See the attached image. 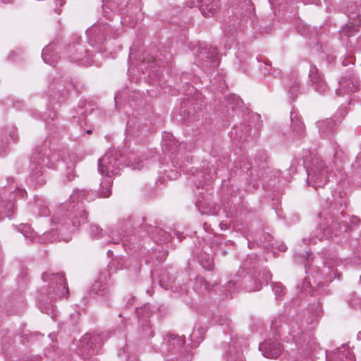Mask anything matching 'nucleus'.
<instances>
[{"label": "nucleus", "mask_w": 361, "mask_h": 361, "mask_svg": "<svg viewBox=\"0 0 361 361\" xmlns=\"http://www.w3.org/2000/svg\"><path fill=\"white\" fill-rule=\"evenodd\" d=\"M4 2L7 3V1H6V0H4Z\"/></svg>", "instance_id": "6e6d98bb"}, {"label": "nucleus", "mask_w": 361, "mask_h": 361, "mask_svg": "<svg viewBox=\"0 0 361 361\" xmlns=\"http://www.w3.org/2000/svg\"><path fill=\"white\" fill-rule=\"evenodd\" d=\"M282 348L281 343L276 341H266L259 346L264 357L272 359H276L281 355Z\"/></svg>", "instance_id": "1a4fd4ad"}, {"label": "nucleus", "mask_w": 361, "mask_h": 361, "mask_svg": "<svg viewBox=\"0 0 361 361\" xmlns=\"http://www.w3.org/2000/svg\"><path fill=\"white\" fill-rule=\"evenodd\" d=\"M286 86L291 97L293 99L297 97L300 90V81L298 75L294 74L292 75L290 78V81L286 84Z\"/></svg>", "instance_id": "4be33fe9"}, {"label": "nucleus", "mask_w": 361, "mask_h": 361, "mask_svg": "<svg viewBox=\"0 0 361 361\" xmlns=\"http://www.w3.org/2000/svg\"><path fill=\"white\" fill-rule=\"evenodd\" d=\"M329 361H355V356L348 348L340 349L327 357Z\"/></svg>", "instance_id": "a211bd4d"}, {"label": "nucleus", "mask_w": 361, "mask_h": 361, "mask_svg": "<svg viewBox=\"0 0 361 361\" xmlns=\"http://www.w3.org/2000/svg\"><path fill=\"white\" fill-rule=\"evenodd\" d=\"M92 131L91 130H87V134H92Z\"/></svg>", "instance_id": "8fccbe9b"}, {"label": "nucleus", "mask_w": 361, "mask_h": 361, "mask_svg": "<svg viewBox=\"0 0 361 361\" xmlns=\"http://www.w3.org/2000/svg\"><path fill=\"white\" fill-rule=\"evenodd\" d=\"M21 53H22V50H20V49H18L17 51L13 50L11 51H10V53L8 56V60L13 61L15 59L14 56H17V55H20Z\"/></svg>", "instance_id": "c9c22d12"}, {"label": "nucleus", "mask_w": 361, "mask_h": 361, "mask_svg": "<svg viewBox=\"0 0 361 361\" xmlns=\"http://www.w3.org/2000/svg\"><path fill=\"white\" fill-rule=\"evenodd\" d=\"M88 214L87 212L82 209L80 211V219H78V216H75L72 219V224L74 226H79L81 224H84L86 222L87 219Z\"/></svg>", "instance_id": "c756f323"}, {"label": "nucleus", "mask_w": 361, "mask_h": 361, "mask_svg": "<svg viewBox=\"0 0 361 361\" xmlns=\"http://www.w3.org/2000/svg\"><path fill=\"white\" fill-rule=\"evenodd\" d=\"M10 137H11V139L16 142L18 140V135L17 134L15 133V131H13V132H11L10 133Z\"/></svg>", "instance_id": "79ce46f5"}, {"label": "nucleus", "mask_w": 361, "mask_h": 361, "mask_svg": "<svg viewBox=\"0 0 361 361\" xmlns=\"http://www.w3.org/2000/svg\"><path fill=\"white\" fill-rule=\"evenodd\" d=\"M158 313L162 317L164 315H166L169 313V310L167 307L164 305H161L158 307Z\"/></svg>", "instance_id": "e433bc0d"}, {"label": "nucleus", "mask_w": 361, "mask_h": 361, "mask_svg": "<svg viewBox=\"0 0 361 361\" xmlns=\"http://www.w3.org/2000/svg\"><path fill=\"white\" fill-rule=\"evenodd\" d=\"M47 149L44 146L37 147L30 160V180L36 185H42L46 180L43 177L42 166H47L49 168L54 166V161L57 160L53 154L49 156L47 154Z\"/></svg>", "instance_id": "f03ea898"}, {"label": "nucleus", "mask_w": 361, "mask_h": 361, "mask_svg": "<svg viewBox=\"0 0 361 361\" xmlns=\"http://www.w3.org/2000/svg\"><path fill=\"white\" fill-rule=\"evenodd\" d=\"M104 15L109 20H111L114 15L119 11L118 4L116 0L103 1L102 6Z\"/></svg>", "instance_id": "aec40b11"}, {"label": "nucleus", "mask_w": 361, "mask_h": 361, "mask_svg": "<svg viewBox=\"0 0 361 361\" xmlns=\"http://www.w3.org/2000/svg\"><path fill=\"white\" fill-rule=\"evenodd\" d=\"M271 277L270 271L266 269L255 271L252 276L244 279L245 288L248 292L259 290L264 283H267Z\"/></svg>", "instance_id": "423d86ee"}, {"label": "nucleus", "mask_w": 361, "mask_h": 361, "mask_svg": "<svg viewBox=\"0 0 361 361\" xmlns=\"http://www.w3.org/2000/svg\"><path fill=\"white\" fill-rule=\"evenodd\" d=\"M359 25L360 23L350 22L342 27L341 32L346 37H351L357 32Z\"/></svg>", "instance_id": "a878e982"}, {"label": "nucleus", "mask_w": 361, "mask_h": 361, "mask_svg": "<svg viewBox=\"0 0 361 361\" xmlns=\"http://www.w3.org/2000/svg\"><path fill=\"white\" fill-rule=\"evenodd\" d=\"M22 233H23V235L25 236V237H28V231L30 230V228L29 226L27 225H24L23 226L22 228Z\"/></svg>", "instance_id": "58836bf2"}, {"label": "nucleus", "mask_w": 361, "mask_h": 361, "mask_svg": "<svg viewBox=\"0 0 361 361\" xmlns=\"http://www.w3.org/2000/svg\"><path fill=\"white\" fill-rule=\"evenodd\" d=\"M317 127L320 135L324 137H329L332 135L335 130L336 123L331 118H326L324 121L317 122Z\"/></svg>", "instance_id": "dca6fc26"}, {"label": "nucleus", "mask_w": 361, "mask_h": 361, "mask_svg": "<svg viewBox=\"0 0 361 361\" xmlns=\"http://www.w3.org/2000/svg\"><path fill=\"white\" fill-rule=\"evenodd\" d=\"M200 263L204 269L211 271L214 269V263L213 258L209 255H206L201 257Z\"/></svg>", "instance_id": "cd10ccee"}, {"label": "nucleus", "mask_w": 361, "mask_h": 361, "mask_svg": "<svg viewBox=\"0 0 361 361\" xmlns=\"http://www.w3.org/2000/svg\"><path fill=\"white\" fill-rule=\"evenodd\" d=\"M198 6L205 17L214 16L220 8L219 0H198Z\"/></svg>", "instance_id": "ddd939ff"}, {"label": "nucleus", "mask_w": 361, "mask_h": 361, "mask_svg": "<svg viewBox=\"0 0 361 361\" xmlns=\"http://www.w3.org/2000/svg\"><path fill=\"white\" fill-rule=\"evenodd\" d=\"M67 52L69 54L71 61H79L82 59L86 50L80 43H73L68 45Z\"/></svg>", "instance_id": "f3484780"}, {"label": "nucleus", "mask_w": 361, "mask_h": 361, "mask_svg": "<svg viewBox=\"0 0 361 361\" xmlns=\"http://www.w3.org/2000/svg\"><path fill=\"white\" fill-rule=\"evenodd\" d=\"M62 159L67 165V179L68 180H71L74 178V167L78 161V158L75 153L71 151H67L63 153Z\"/></svg>", "instance_id": "4468645a"}, {"label": "nucleus", "mask_w": 361, "mask_h": 361, "mask_svg": "<svg viewBox=\"0 0 361 361\" xmlns=\"http://www.w3.org/2000/svg\"><path fill=\"white\" fill-rule=\"evenodd\" d=\"M329 167L321 159H312V166L307 169L308 185L315 188L324 187L329 181Z\"/></svg>", "instance_id": "7ed1b4c3"}, {"label": "nucleus", "mask_w": 361, "mask_h": 361, "mask_svg": "<svg viewBox=\"0 0 361 361\" xmlns=\"http://www.w3.org/2000/svg\"><path fill=\"white\" fill-rule=\"evenodd\" d=\"M231 21L232 20H230L229 23L233 26L237 23L236 20H234L233 23Z\"/></svg>", "instance_id": "de8ad7c7"}, {"label": "nucleus", "mask_w": 361, "mask_h": 361, "mask_svg": "<svg viewBox=\"0 0 361 361\" xmlns=\"http://www.w3.org/2000/svg\"><path fill=\"white\" fill-rule=\"evenodd\" d=\"M279 1H280V0H269V1H270L271 3H272V2L279 3Z\"/></svg>", "instance_id": "09e8293b"}, {"label": "nucleus", "mask_w": 361, "mask_h": 361, "mask_svg": "<svg viewBox=\"0 0 361 361\" xmlns=\"http://www.w3.org/2000/svg\"><path fill=\"white\" fill-rule=\"evenodd\" d=\"M340 87L336 90L338 96L343 94H349L359 90V84L357 80L353 75L349 74L343 77L339 81Z\"/></svg>", "instance_id": "9d476101"}, {"label": "nucleus", "mask_w": 361, "mask_h": 361, "mask_svg": "<svg viewBox=\"0 0 361 361\" xmlns=\"http://www.w3.org/2000/svg\"><path fill=\"white\" fill-rule=\"evenodd\" d=\"M123 164L127 166H133L134 169L141 168L140 159L134 152H129L128 157L123 156Z\"/></svg>", "instance_id": "b1692460"}, {"label": "nucleus", "mask_w": 361, "mask_h": 361, "mask_svg": "<svg viewBox=\"0 0 361 361\" xmlns=\"http://www.w3.org/2000/svg\"><path fill=\"white\" fill-rule=\"evenodd\" d=\"M145 229L147 231V232H148V233H151V232H152V229H154V228H153L152 226H150V225H147V224H146V225H145ZM154 229H155L157 232H158V231H161V232H163V231H162L161 229H160V228H154Z\"/></svg>", "instance_id": "ea45409f"}, {"label": "nucleus", "mask_w": 361, "mask_h": 361, "mask_svg": "<svg viewBox=\"0 0 361 361\" xmlns=\"http://www.w3.org/2000/svg\"><path fill=\"white\" fill-rule=\"evenodd\" d=\"M216 56V49L212 47H200L197 54L200 63L204 67L214 68Z\"/></svg>", "instance_id": "6e6552de"}, {"label": "nucleus", "mask_w": 361, "mask_h": 361, "mask_svg": "<svg viewBox=\"0 0 361 361\" xmlns=\"http://www.w3.org/2000/svg\"><path fill=\"white\" fill-rule=\"evenodd\" d=\"M123 161V154L116 151L109 152L99 159L98 170L106 176L101 182L99 197L106 198L111 195L112 181L110 178L119 173Z\"/></svg>", "instance_id": "f257e3e1"}, {"label": "nucleus", "mask_w": 361, "mask_h": 361, "mask_svg": "<svg viewBox=\"0 0 361 361\" xmlns=\"http://www.w3.org/2000/svg\"><path fill=\"white\" fill-rule=\"evenodd\" d=\"M114 243H116V244H118L119 242L118 241H113Z\"/></svg>", "instance_id": "603ef678"}, {"label": "nucleus", "mask_w": 361, "mask_h": 361, "mask_svg": "<svg viewBox=\"0 0 361 361\" xmlns=\"http://www.w3.org/2000/svg\"><path fill=\"white\" fill-rule=\"evenodd\" d=\"M180 146V144L178 143V141L176 139L167 140L164 144L166 149L171 152L172 154L175 152H177Z\"/></svg>", "instance_id": "7c9ffc66"}, {"label": "nucleus", "mask_w": 361, "mask_h": 361, "mask_svg": "<svg viewBox=\"0 0 361 361\" xmlns=\"http://www.w3.org/2000/svg\"><path fill=\"white\" fill-rule=\"evenodd\" d=\"M142 221H145V217H142Z\"/></svg>", "instance_id": "864d4df0"}, {"label": "nucleus", "mask_w": 361, "mask_h": 361, "mask_svg": "<svg viewBox=\"0 0 361 361\" xmlns=\"http://www.w3.org/2000/svg\"><path fill=\"white\" fill-rule=\"evenodd\" d=\"M178 342L179 346H182L183 345V343H184L182 339H180V338H178Z\"/></svg>", "instance_id": "c03bdc74"}, {"label": "nucleus", "mask_w": 361, "mask_h": 361, "mask_svg": "<svg viewBox=\"0 0 361 361\" xmlns=\"http://www.w3.org/2000/svg\"><path fill=\"white\" fill-rule=\"evenodd\" d=\"M314 237H317V238H319V239H322L324 237V234L322 233H321L319 235H314Z\"/></svg>", "instance_id": "a18cd8bd"}, {"label": "nucleus", "mask_w": 361, "mask_h": 361, "mask_svg": "<svg viewBox=\"0 0 361 361\" xmlns=\"http://www.w3.org/2000/svg\"><path fill=\"white\" fill-rule=\"evenodd\" d=\"M42 279L44 281H49V294L54 293L59 298H68L69 295L68 287L64 276L61 273L50 274L44 272L42 274Z\"/></svg>", "instance_id": "39448f33"}, {"label": "nucleus", "mask_w": 361, "mask_h": 361, "mask_svg": "<svg viewBox=\"0 0 361 361\" xmlns=\"http://www.w3.org/2000/svg\"><path fill=\"white\" fill-rule=\"evenodd\" d=\"M309 77L312 82V86L315 91L324 94L328 90L326 82L315 65H311L309 71Z\"/></svg>", "instance_id": "9b49d317"}, {"label": "nucleus", "mask_w": 361, "mask_h": 361, "mask_svg": "<svg viewBox=\"0 0 361 361\" xmlns=\"http://www.w3.org/2000/svg\"><path fill=\"white\" fill-rule=\"evenodd\" d=\"M177 237H178V238L180 239V240H181L180 237V234H177Z\"/></svg>", "instance_id": "3c124183"}, {"label": "nucleus", "mask_w": 361, "mask_h": 361, "mask_svg": "<svg viewBox=\"0 0 361 361\" xmlns=\"http://www.w3.org/2000/svg\"><path fill=\"white\" fill-rule=\"evenodd\" d=\"M357 338L358 340L361 341V331L358 332Z\"/></svg>", "instance_id": "49530a36"}, {"label": "nucleus", "mask_w": 361, "mask_h": 361, "mask_svg": "<svg viewBox=\"0 0 361 361\" xmlns=\"http://www.w3.org/2000/svg\"><path fill=\"white\" fill-rule=\"evenodd\" d=\"M137 314L141 324L146 328L143 329L145 336H152L153 332L150 330V322L149 319L152 315V311L149 305H145L139 309H137Z\"/></svg>", "instance_id": "f8f14e48"}, {"label": "nucleus", "mask_w": 361, "mask_h": 361, "mask_svg": "<svg viewBox=\"0 0 361 361\" xmlns=\"http://www.w3.org/2000/svg\"><path fill=\"white\" fill-rule=\"evenodd\" d=\"M327 229H329L332 233H335V235H336V231L338 230V222L336 220L331 219L330 223H327Z\"/></svg>", "instance_id": "f704fd0d"}, {"label": "nucleus", "mask_w": 361, "mask_h": 361, "mask_svg": "<svg viewBox=\"0 0 361 361\" xmlns=\"http://www.w3.org/2000/svg\"><path fill=\"white\" fill-rule=\"evenodd\" d=\"M319 0H304L306 4H317Z\"/></svg>", "instance_id": "37998d69"}, {"label": "nucleus", "mask_w": 361, "mask_h": 361, "mask_svg": "<svg viewBox=\"0 0 361 361\" xmlns=\"http://www.w3.org/2000/svg\"><path fill=\"white\" fill-rule=\"evenodd\" d=\"M198 281L200 283H202L204 286V288L206 290H208V287H209V283L208 282L205 280V279H204L203 277H200L197 279Z\"/></svg>", "instance_id": "a19ab883"}, {"label": "nucleus", "mask_w": 361, "mask_h": 361, "mask_svg": "<svg viewBox=\"0 0 361 361\" xmlns=\"http://www.w3.org/2000/svg\"><path fill=\"white\" fill-rule=\"evenodd\" d=\"M292 341L297 343L300 338V337L298 338V332L292 329Z\"/></svg>", "instance_id": "4c0bfd02"}, {"label": "nucleus", "mask_w": 361, "mask_h": 361, "mask_svg": "<svg viewBox=\"0 0 361 361\" xmlns=\"http://www.w3.org/2000/svg\"><path fill=\"white\" fill-rule=\"evenodd\" d=\"M255 8L251 0H235L232 6V13L236 20L247 21L254 16Z\"/></svg>", "instance_id": "0eeeda50"}, {"label": "nucleus", "mask_w": 361, "mask_h": 361, "mask_svg": "<svg viewBox=\"0 0 361 361\" xmlns=\"http://www.w3.org/2000/svg\"><path fill=\"white\" fill-rule=\"evenodd\" d=\"M102 346V339L97 334H86L78 343V353L84 359L97 354Z\"/></svg>", "instance_id": "20e7f679"}, {"label": "nucleus", "mask_w": 361, "mask_h": 361, "mask_svg": "<svg viewBox=\"0 0 361 361\" xmlns=\"http://www.w3.org/2000/svg\"><path fill=\"white\" fill-rule=\"evenodd\" d=\"M42 57L46 63L51 66H54L59 59V56L54 52V47L51 44H49L43 49Z\"/></svg>", "instance_id": "412c9836"}, {"label": "nucleus", "mask_w": 361, "mask_h": 361, "mask_svg": "<svg viewBox=\"0 0 361 361\" xmlns=\"http://www.w3.org/2000/svg\"><path fill=\"white\" fill-rule=\"evenodd\" d=\"M15 206L11 201L3 200L0 202V214L11 217L14 213Z\"/></svg>", "instance_id": "393cba45"}, {"label": "nucleus", "mask_w": 361, "mask_h": 361, "mask_svg": "<svg viewBox=\"0 0 361 361\" xmlns=\"http://www.w3.org/2000/svg\"><path fill=\"white\" fill-rule=\"evenodd\" d=\"M173 282V279L169 276V272L166 270L162 271L159 275L160 286L165 289H168L172 286Z\"/></svg>", "instance_id": "bb28decb"}, {"label": "nucleus", "mask_w": 361, "mask_h": 361, "mask_svg": "<svg viewBox=\"0 0 361 361\" xmlns=\"http://www.w3.org/2000/svg\"><path fill=\"white\" fill-rule=\"evenodd\" d=\"M103 230L97 225H92L90 226V233L91 236L94 239L100 238L102 236Z\"/></svg>", "instance_id": "2f4dec72"}, {"label": "nucleus", "mask_w": 361, "mask_h": 361, "mask_svg": "<svg viewBox=\"0 0 361 361\" xmlns=\"http://www.w3.org/2000/svg\"><path fill=\"white\" fill-rule=\"evenodd\" d=\"M304 164H305V165L307 164V163H306V161H304Z\"/></svg>", "instance_id": "5fc2aeb1"}, {"label": "nucleus", "mask_w": 361, "mask_h": 361, "mask_svg": "<svg viewBox=\"0 0 361 361\" xmlns=\"http://www.w3.org/2000/svg\"><path fill=\"white\" fill-rule=\"evenodd\" d=\"M90 294V295H97L102 297H106L109 294V290L106 284L104 283V281L102 280V279L99 278L92 284Z\"/></svg>", "instance_id": "6ab92c4d"}, {"label": "nucleus", "mask_w": 361, "mask_h": 361, "mask_svg": "<svg viewBox=\"0 0 361 361\" xmlns=\"http://www.w3.org/2000/svg\"><path fill=\"white\" fill-rule=\"evenodd\" d=\"M290 119V128L293 135L302 136L305 128L303 123L301 121L300 116L295 111H291Z\"/></svg>", "instance_id": "2eb2a0df"}, {"label": "nucleus", "mask_w": 361, "mask_h": 361, "mask_svg": "<svg viewBox=\"0 0 361 361\" xmlns=\"http://www.w3.org/2000/svg\"><path fill=\"white\" fill-rule=\"evenodd\" d=\"M361 9L355 3H349L346 6L348 16L350 20L354 22L360 23L359 18L360 16Z\"/></svg>", "instance_id": "5701e85b"}, {"label": "nucleus", "mask_w": 361, "mask_h": 361, "mask_svg": "<svg viewBox=\"0 0 361 361\" xmlns=\"http://www.w3.org/2000/svg\"><path fill=\"white\" fill-rule=\"evenodd\" d=\"M282 321L280 318L275 319L271 324V329L273 334L276 336H281L282 331Z\"/></svg>", "instance_id": "c85d7f7f"}, {"label": "nucleus", "mask_w": 361, "mask_h": 361, "mask_svg": "<svg viewBox=\"0 0 361 361\" xmlns=\"http://www.w3.org/2000/svg\"><path fill=\"white\" fill-rule=\"evenodd\" d=\"M53 1V4H51L50 6L53 10L58 14H60L61 12V10L60 7L63 6L65 4L64 0H51Z\"/></svg>", "instance_id": "72a5a7b5"}, {"label": "nucleus", "mask_w": 361, "mask_h": 361, "mask_svg": "<svg viewBox=\"0 0 361 361\" xmlns=\"http://www.w3.org/2000/svg\"><path fill=\"white\" fill-rule=\"evenodd\" d=\"M272 290L274 292L276 297H281L284 293V288L281 283H273Z\"/></svg>", "instance_id": "473e14b6"}]
</instances>
